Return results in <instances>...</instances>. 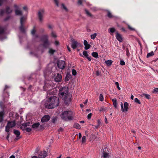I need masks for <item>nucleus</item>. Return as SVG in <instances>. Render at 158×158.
<instances>
[{
	"label": "nucleus",
	"instance_id": "obj_35",
	"mask_svg": "<svg viewBox=\"0 0 158 158\" xmlns=\"http://www.w3.org/2000/svg\"><path fill=\"white\" fill-rule=\"evenodd\" d=\"M26 19L23 16L20 18V24H23V22L25 21Z\"/></svg>",
	"mask_w": 158,
	"mask_h": 158
},
{
	"label": "nucleus",
	"instance_id": "obj_37",
	"mask_svg": "<svg viewBox=\"0 0 158 158\" xmlns=\"http://www.w3.org/2000/svg\"><path fill=\"white\" fill-rule=\"evenodd\" d=\"M55 52L56 50H53L51 48H50L49 49L48 52L50 54H53Z\"/></svg>",
	"mask_w": 158,
	"mask_h": 158
},
{
	"label": "nucleus",
	"instance_id": "obj_42",
	"mask_svg": "<svg viewBox=\"0 0 158 158\" xmlns=\"http://www.w3.org/2000/svg\"><path fill=\"white\" fill-rule=\"evenodd\" d=\"M71 76L70 75L67 74L65 78V81H69V79L70 78Z\"/></svg>",
	"mask_w": 158,
	"mask_h": 158
},
{
	"label": "nucleus",
	"instance_id": "obj_10",
	"mask_svg": "<svg viewBox=\"0 0 158 158\" xmlns=\"http://www.w3.org/2000/svg\"><path fill=\"white\" fill-rule=\"evenodd\" d=\"M62 76L60 74L58 73L54 78V81L56 82H59L61 81Z\"/></svg>",
	"mask_w": 158,
	"mask_h": 158
},
{
	"label": "nucleus",
	"instance_id": "obj_36",
	"mask_svg": "<svg viewBox=\"0 0 158 158\" xmlns=\"http://www.w3.org/2000/svg\"><path fill=\"white\" fill-rule=\"evenodd\" d=\"M85 13L87 14V15L89 16L92 17L93 15H92L89 13V12L86 9H85Z\"/></svg>",
	"mask_w": 158,
	"mask_h": 158
},
{
	"label": "nucleus",
	"instance_id": "obj_15",
	"mask_svg": "<svg viewBox=\"0 0 158 158\" xmlns=\"http://www.w3.org/2000/svg\"><path fill=\"white\" fill-rule=\"evenodd\" d=\"M84 44L85 46V50L88 49L91 47V45L89 44H88L87 41L85 40H84Z\"/></svg>",
	"mask_w": 158,
	"mask_h": 158
},
{
	"label": "nucleus",
	"instance_id": "obj_45",
	"mask_svg": "<svg viewBox=\"0 0 158 158\" xmlns=\"http://www.w3.org/2000/svg\"><path fill=\"white\" fill-rule=\"evenodd\" d=\"M72 73L73 75L75 76L77 74L76 71L74 69L72 70Z\"/></svg>",
	"mask_w": 158,
	"mask_h": 158
},
{
	"label": "nucleus",
	"instance_id": "obj_19",
	"mask_svg": "<svg viewBox=\"0 0 158 158\" xmlns=\"http://www.w3.org/2000/svg\"><path fill=\"white\" fill-rule=\"evenodd\" d=\"M4 114L5 113L4 110L0 112V123L3 121Z\"/></svg>",
	"mask_w": 158,
	"mask_h": 158
},
{
	"label": "nucleus",
	"instance_id": "obj_57",
	"mask_svg": "<svg viewBox=\"0 0 158 158\" xmlns=\"http://www.w3.org/2000/svg\"><path fill=\"white\" fill-rule=\"evenodd\" d=\"M128 28L131 30L134 31L135 30V29L134 28H132L129 25H128Z\"/></svg>",
	"mask_w": 158,
	"mask_h": 158
},
{
	"label": "nucleus",
	"instance_id": "obj_52",
	"mask_svg": "<svg viewBox=\"0 0 158 158\" xmlns=\"http://www.w3.org/2000/svg\"><path fill=\"white\" fill-rule=\"evenodd\" d=\"M153 92L154 93H158V88H155L153 91Z\"/></svg>",
	"mask_w": 158,
	"mask_h": 158
},
{
	"label": "nucleus",
	"instance_id": "obj_20",
	"mask_svg": "<svg viewBox=\"0 0 158 158\" xmlns=\"http://www.w3.org/2000/svg\"><path fill=\"white\" fill-rule=\"evenodd\" d=\"M49 45V43L48 40L44 41L43 44V46L45 48H47L48 47Z\"/></svg>",
	"mask_w": 158,
	"mask_h": 158
},
{
	"label": "nucleus",
	"instance_id": "obj_53",
	"mask_svg": "<svg viewBox=\"0 0 158 158\" xmlns=\"http://www.w3.org/2000/svg\"><path fill=\"white\" fill-rule=\"evenodd\" d=\"M126 55L127 56H129L130 55V53L129 52V50L127 48L126 50Z\"/></svg>",
	"mask_w": 158,
	"mask_h": 158
},
{
	"label": "nucleus",
	"instance_id": "obj_11",
	"mask_svg": "<svg viewBox=\"0 0 158 158\" xmlns=\"http://www.w3.org/2000/svg\"><path fill=\"white\" fill-rule=\"evenodd\" d=\"M79 44V43L77 41L75 40H73L71 47L73 49H75Z\"/></svg>",
	"mask_w": 158,
	"mask_h": 158
},
{
	"label": "nucleus",
	"instance_id": "obj_25",
	"mask_svg": "<svg viewBox=\"0 0 158 158\" xmlns=\"http://www.w3.org/2000/svg\"><path fill=\"white\" fill-rule=\"evenodd\" d=\"M19 29L20 31L23 33L25 32V30L23 27V24H21L20 26L19 27Z\"/></svg>",
	"mask_w": 158,
	"mask_h": 158
},
{
	"label": "nucleus",
	"instance_id": "obj_5",
	"mask_svg": "<svg viewBox=\"0 0 158 158\" xmlns=\"http://www.w3.org/2000/svg\"><path fill=\"white\" fill-rule=\"evenodd\" d=\"M57 65L59 69H63L65 67V62L64 60H59L57 62Z\"/></svg>",
	"mask_w": 158,
	"mask_h": 158
},
{
	"label": "nucleus",
	"instance_id": "obj_27",
	"mask_svg": "<svg viewBox=\"0 0 158 158\" xmlns=\"http://www.w3.org/2000/svg\"><path fill=\"white\" fill-rule=\"evenodd\" d=\"M108 107H105L104 106H102L100 107L99 110L100 112L102 111H106L108 110Z\"/></svg>",
	"mask_w": 158,
	"mask_h": 158
},
{
	"label": "nucleus",
	"instance_id": "obj_26",
	"mask_svg": "<svg viewBox=\"0 0 158 158\" xmlns=\"http://www.w3.org/2000/svg\"><path fill=\"white\" fill-rule=\"evenodd\" d=\"M40 125V124L39 123H35L32 125V128L35 129L37 128Z\"/></svg>",
	"mask_w": 158,
	"mask_h": 158
},
{
	"label": "nucleus",
	"instance_id": "obj_12",
	"mask_svg": "<svg viewBox=\"0 0 158 158\" xmlns=\"http://www.w3.org/2000/svg\"><path fill=\"white\" fill-rule=\"evenodd\" d=\"M15 11L16 15L21 16L23 15V12L20 9H15Z\"/></svg>",
	"mask_w": 158,
	"mask_h": 158
},
{
	"label": "nucleus",
	"instance_id": "obj_38",
	"mask_svg": "<svg viewBox=\"0 0 158 158\" xmlns=\"http://www.w3.org/2000/svg\"><path fill=\"white\" fill-rule=\"evenodd\" d=\"M97 34L96 33H95L93 34H92L90 35V37L91 39L94 40L95 39L96 37V36L97 35Z\"/></svg>",
	"mask_w": 158,
	"mask_h": 158
},
{
	"label": "nucleus",
	"instance_id": "obj_49",
	"mask_svg": "<svg viewBox=\"0 0 158 158\" xmlns=\"http://www.w3.org/2000/svg\"><path fill=\"white\" fill-rule=\"evenodd\" d=\"M5 13V11L3 10H0V16H2L3 15L4 13Z\"/></svg>",
	"mask_w": 158,
	"mask_h": 158
},
{
	"label": "nucleus",
	"instance_id": "obj_39",
	"mask_svg": "<svg viewBox=\"0 0 158 158\" xmlns=\"http://www.w3.org/2000/svg\"><path fill=\"white\" fill-rule=\"evenodd\" d=\"M134 102L137 104H141V103L140 101L137 98H135L134 99Z\"/></svg>",
	"mask_w": 158,
	"mask_h": 158
},
{
	"label": "nucleus",
	"instance_id": "obj_51",
	"mask_svg": "<svg viewBox=\"0 0 158 158\" xmlns=\"http://www.w3.org/2000/svg\"><path fill=\"white\" fill-rule=\"evenodd\" d=\"M125 64V63L123 60H121L120 61V64L121 65H124Z\"/></svg>",
	"mask_w": 158,
	"mask_h": 158
},
{
	"label": "nucleus",
	"instance_id": "obj_2",
	"mask_svg": "<svg viewBox=\"0 0 158 158\" xmlns=\"http://www.w3.org/2000/svg\"><path fill=\"white\" fill-rule=\"evenodd\" d=\"M59 104V99L56 96H53L50 97L48 100L46 101L45 103V107L51 109L58 106Z\"/></svg>",
	"mask_w": 158,
	"mask_h": 158
},
{
	"label": "nucleus",
	"instance_id": "obj_54",
	"mask_svg": "<svg viewBox=\"0 0 158 158\" xmlns=\"http://www.w3.org/2000/svg\"><path fill=\"white\" fill-rule=\"evenodd\" d=\"M121 110L123 112H124V110H123L124 108H123V103L122 102H121Z\"/></svg>",
	"mask_w": 158,
	"mask_h": 158
},
{
	"label": "nucleus",
	"instance_id": "obj_33",
	"mask_svg": "<svg viewBox=\"0 0 158 158\" xmlns=\"http://www.w3.org/2000/svg\"><path fill=\"white\" fill-rule=\"evenodd\" d=\"M115 31V29L114 27L110 28L108 29V31L109 33H114Z\"/></svg>",
	"mask_w": 158,
	"mask_h": 158
},
{
	"label": "nucleus",
	"instance_id": "obj_13",
	"mask_svg": "<svg viewBox=\"0 0 158 158\" xmlns=\"http://www.w3.org/2000/svg\"><path fill=\"white\" fill-rule=\"evenodd\" d=\"M116 37L118 40L120 42H122L123 40V39L122 36L120 34L118 33V32H116Z\"/></svg>",
	"mask_w": 158,
	"mask_h": 158
},
{
	"label": "nucleus",
	"instance_id": "obj_63",
	"mask_svg": "<svg viewBox=\"0 0 158 158\" xmlns=\"http://www.w3.org/2000/svg\"><path fill=\"white\" fill-rule=\"evenodd\" d=\"M44 125H41L40 126V127L41 129H44Z\"/></svg>",
	"mask_w": 158,
	"mask_h": 158
},
{
	"label": "nucleus",
	"instance_id": "obj_6",
	"mask_svg": "<svg viewBox=\"0 0 158 158\" xmlns=\"http://www.w3.org/2000/svg\"><path fill=\"white\" fill-rule=\"evenodd\" d=\"M44 14V11L43 10H41L39 11L38 12V16L40 21L42 22L43 21V17Z\"/></svg>",
	"mask_w": 158,
	"mask_h": 158
},
{
	"label": "nucleus",
	"instance_id": "obj_18",
	"mask_svg": "<svg viewBox=\"0 0 158 158\" xmlns=\"http://www.w3.org/2000/svg\"><path fill=\"white\" fill-rule=\"evenodd\" d=\"M83 55L88 59V60L90 61L91 60V56H89L87 52L86 51H84L83 52Z\"/></svg>",
	"mask_w": 158,
	"mask_h": 158
},
{
	"label": "nucleus",
	"instance_id": "obj_60",
	"mask_svg": "<svg viewBox=\"0 0 158 158\" xmlns=\"http://www.w3.org/2000/svg\"><path fill=\"white\" fill-rule=\"evenodd\" d=\"M6 0H0V6H2L3 2Z\"/></svg>",
	"mask_w": 158,
	"mask_h": 158
},
{
	"label": "nucleus",
	"instance_id": "obj_14",
	"mask_svg": "<svg viewBox=\"0 0 158 158\" xmlns=\"http://www.w3.org/2000/svg\"><path fill=\"white\" fill-rule=\"evenodd\" d=\"M5 31V29L3 27H0V37L2 40L4 38L2 37L1 36L4 35Z\"/></svg>",
	"mask_w": 158,
	"mask_h": 158
},
{
	"label": "nucleus",
	"instance_id": "obj_61",
	"mask_svg": "<svg viewBox=\"0 0 158 158\" xmlns=\"http://www.w3.org/2000/svg\"><path fill=\"white\" fill-rule=\"evenodd\" d=\"M101 73L99 72V71H97L96 72V74L97 76H100L101 75Z\"/></svg>",
	"mask_w": 158,
	"mask_h": 158
},
{
	"label": "nucleus",
	"instance_id": "obj_17",
	"mask_svg": "<svg viewBox=\"0 0 158 158\" xmlns=\"http://www.w3.org/2000/svg\"><path fill=\"white\" fill-rule=\"evenodd\" d=\"M129 104L127 102H125L124 104V112H127L129 109L128 108Z\"/></svg>",
	"mask_w": 158,
	"mask_h": 158
},
{
	"label": "nucleus",
	"instance_id": "obj_34",
	"mask_svg": "<svg viewBox=\"0 0 158 158\" xmlns=\"http://www.w3.org/2000/svg\"><path fill=\"white\" fill-rule=\"evenodd\" d=\"M103 157L105 158H106L108 156L109 154L104 151H103Z\"/></svg>",
	"mask_w": 158,
	"mask_h": 158
},
{
	"label": "nucleus",
	"instance_id": "obj_32",
	"mask_svg": "<svg viewBox=\"0 0 158 158\" xmlns=\"http://www.w3.org/2000/svg\"><path fill=\"white\" fill-rule=\"evenodd\" d=\"M92 55L95 58H98V54L97 52H93L92 53Z\"/></svg>",
	"mask_w": 158,
	"mask_h": 158
},
{
	"label": "nucleus",
	"instance_id": "obj_23",
	"mask_svg": "<svg viewBox=\"0 0 158 158\" xmlns=\"http://www.w3.org/2000/svg\"><path fill=\"white\" fill-rule=\"evenodd\" d=\"M141 96L143 97H145L146 98L148 99H149L151 98L150 95L147 94L143 93L142 94Z\"/></svg>",
	"mask_w": 158,
	"mask_h": 158
},
{
	"label": "nucleus",
	"instance_id": "obj_9",
	"mask_svg": "<svg viewBox=\"0 0 158 158\" xmlns=\"http://www.w3.org/2000/svg\"><path fill=\"white\" fill-rule=\"evenodd\" d=\"M50 117L48 115H45L41 119V122L42 123L46 122L50 119Z\"/></svg>",
	"mask_w": 158,
	"mask_h": 158
},
{
	"label": "nucleus",
	"instance_id": "obj_3",
	"mask_svg": "<svg viewBox=\"0 0 158 158\" xmlns=\"http://www.w3.org/2000/svg\"><path fill=\"white\" fill-rule=\"evenodd\" d=\"M60 117L62 120L65 121L72 120L73 119L72 113L70 111H64L62 113Z\"/></svg>",
	"mask_w": 158,
	"mask_h": 158
},
{
	"label": "nucleus",
	"instance_id": "obj_4",
	"mask_svg": "<svg viewBox=\"0 0 158 158\" xmlns=\"http://www.w3.org/2000/svg\"><path fill=\"white\" fill-rule=\"evenodd\" d=\"M16 123L15 121H8L7 125L5 127V131L7 132H8L10 131V128H12L15 126Z\"/></svg>",
	"mask_w": 158,
	"mask_h": 158
},
{
	"label": "nucleus",
	"instance_id": "obj_31",
	"mask_svg": "<svg viewBox=\"0 0 158 158\" xmlns=\"http://www.w3.org/2000/svg\"><path fill=\"white\" fill-rule=\"evenodd\" d=\"M73 127L77 129H80L81 128V127L79 124L77 123H75L74 124Z\"/></svg>",
	"mask_w": 158,
	"mask_h": 158
},
{
	"label": "nucleus",
	"instance_id": "obj_8",
	"mask_svg": "<svg viewBox=\"0 0 158 158\" xmlns=\"http://www.w3.org/2000/svg\"><path fill=\"white\" fill-rule=\"evenodd\" d=\"M47 155L46 152L45 151H41L38 155V158H44Z\"/></svg>",
	"mask_w": 158,
	"mask_h": 158
},
{
	"label": "nucleus",
	"instance_id": "obj_44",
	"mask_svg": "<svg viewBox=\"0 0 158 158\" xmlns=\"http://www.w3.org/2000/svg\"><path fill=\"white\" fill-rule=\"evenodd\" d=\"M24 130H25L27 132H30L31 131V128L28 127L25 128Z\"/></svg>",
	"mask_w": 158,
	"mask_h": 158
},
{
	"label": "nucleus",
	"instance_id": "obj_43",
	"mask_svg": "<svg viewBox=\"0 0 158 158\" xmlns=\"http://www.w3.org/2000/svg\"><path fill=\"white\" fill-rule=\"evenodd\" d=\"M35 32L36 30L35 29V27H34L32 29V30L31 31V34L32 35H35Z\"/></svg>",
	"mask_w": 158,
	"mask_h": 158
},
{
	"label": "nucleus",
	"instance_id": "obj_56",
	"mask_svg": "<svg viewBox=\"0 0 158 158\" xmlns=\"http://www.w3.org/2000/svg\"><path fill=\"white\" fill-rule=\"evenodd\" d=\"M14 6L15 9H19V6L16 4H14Z\"/></svg>",
	"mask_w": 158,
	"mask_h": 158
},
{
	"label": "nucleus",
	"instance_id": "obj_59",
	"mask_svg": "<svg viewBox=\"0 0 158 158\" xmlns=\"http://www.w3.org/2000/svg\"><path fill=\"white\" fill-rule=\"evenodd\" d=\"M54 1L55 2V4H56V5L57 6H58L59 5H58V2L57 1V0H54Z\"/></svg>",
	"mask_w": 158,
	"mask_h": 158
},
{
	"label": "nucleus",
	"instance_id": "obj_28",
	"mask_svg": "<svg viewBox=\"0 0 158 158\" xmlns=\"http://www.w3.org/2000/svg\"><path fill=\"white\" fill-rule=\"evenodd\" d=\"M112 61L111 60H107L105 61V63L108 66L110 65L112 63Z\"/></svg>",
	"mask_w": 158,
	"mask_h": 158
},
{
	"label": "nucleus",
	"instance_id": "obj_64",
	"mask_svg": "<svg viewBox=\"0 0 158 158\" xmlns=\"http://www.w3.org/2000/svg\"><path fill=\"white\" fill-rule=\"evenodd\" d=\"M78 3L79 5H82V1L81 0H79L78 2Z\"/></svg>",
	"mask_w": 158,
	"mask_h": 158
},
{
	"label": "nucleus",
	"instance_id": "obj_24",
	"mask_svg": "<svg viewBox=\"0 0 158 158\" xmlns=\"http://www.w3.org/2000/svg\"><path fill=\"white\" fill-rule=\"evenodd\" d=\"M12 10L11 9L9 6H7L6 8V12L7 14H10L12 13Z\"/></svg>",
	"mask_w": 158,
	"mask_h": 158
},
{
	"label": "nucleus",
	"instance_id": "obj_1",
	"mask_svg": "<svg viewBox=\"0 0 158 158\" xmlns=\"http://www.w3.org/2000/svg\"><path fill=\"white\" fill-rule=\"evenodd\" d=\"M59 97L64 100L66 105H68L71 101V96L69 94V89L67 87L61 88L59 91Z\"/></svg>",
	"mask_w": 158,
	"mask_h": 158
},
{
	"label": "nucleus",
	"instance_id": "obj_50",
	"mask_svg": "<svg viewBox=\"0 0 158 158\" xmlns=\"http://www.w3.org/2000/svg\"><path fill=\"white\" fill-rule=\"evenodd\" d=\"M115 85H116V86H117V87L118 88V89L119 90H120L121 89H120V87L119 86V84H118V82H115Z\"/></svg>",
	"mask_w": 158,
	"mask_h": 158
},
{
	"label": "nucleus",
	"instance_id": "obj_29",
	"mask_svg": "<svg viewBox=\"0 0 158 158\" xmlns=\"http://www.w3.org/2000/svg\"><path fill=\"white\" fill-rule=\"evenodd\" d=\"M154 55V52L153 51H152L150 52H149L148 53L147 56V57L148 58L149 57L151 56H153Z\"/></svg>",
	"mask_w": 158,
	"mask_h": 158
},
{
	"label": "nucleus",
	"instance_id": "obj_21",
	"mask_svg": "<svg viewBox=\"0 0 158 158\" xmlns=\"http://www.w3.org/2000/svg\"><path fill=\"white\" fill-rule=\"evenodd\" d=\"M41 40L43 42H44V41L48 40V35H43L42 36Z\"/></svg>",
	"mask_w": 158,
	"mask_h": 158
},
{
	"label": "nucleus",
	"instance_id": "obj_7",
	"mask_svg": "<svg viewBox=\"0 0 158 158\" xmlns=\"http://www.w3.org/2000/svg\"><path fill=\"white\" fill-rule=\"evenodd\" d=\"M13 133L16 136L15 139V140H18L21 138V137L20 136L21 134L19 130H13Z\"/></svg>",
	"mask_w": 158,
	"mask_h": 158
},
{
	"label": "nucleus",
	"instance_id": "obj_40",
	"mask_svg": "<svg viewBox=\"0 0 158 158\" xmlns=\"http://www.w3.org/2000/svg\"><path fill=\"white\" fill-rule=\"evenodd\" d=\"M99 100L101 101H102L104 100V98L102 94H100L99 97Z\"/></svg>",
	"mask_w": 158,
	"mask_h": 158
},
{
	"label": "nucleus",
	"instance_id": "obj_30",
	"mask_svg": "<svg viewBox=\"0 0 158 158\" xmlns=\"http://www.w3.org/2000/svg\"><path fill=\"white\" fill-rule=\"evenodd\" d=\"M107 16L110 18H111L114 17V16L112 15L111 13L109 11H107Z\"/></svg>",
	"mask_w": 158,
	"mask_h": 158
},
{
	"label": "nucleus",
	"instance_id": "obj_41",
	"mask_svg": "<svg viewBox=\"0 0 158 158\" xmlns=\"http://www.w3.org/2000/svg\"><path fill=\"white\" fill-rule=\"evenodd\" d=\"M86 142V137L85 136H83L82 137V143H83Z\"/></svg>",
	"mask_w": 158,
	"mask_h": 158
},
{
	"label": "nucleus",
	"instance_id": "obj_16",
	"mask_svg": "<svg viewBox=\"0 0 158 158\" xmlns=\"http://www.w3.org/2000/svg\"><path fill=\"white\" fill-rule=\"evenodd\" d=\"M31 123L30 122L26 123H23L21 127V128L23 130L25 128L27 127V126H31Z\"/></svg>",
	"mask_w": 158,
	"mask_h": 158
},
{
	"label": "nucleus",
	"instance_id": "obj_62",
	"mask_svg": "<svg viewBox=\"0 0 158 158\" xmlns=\"http://www.w3.org/2000/svg\"><path fill=\"white\" fill-rule=\"evenodd\" d=\"M55 44L57 46L59 44V42L57 41H55Z\"/></svg>",
	"mask_w": 158,
	"mask_h": 158
},
{
	"label": "nucleus",
	"instance_id": "obj_58",
	"mask_svg": "<svg viewBox=\"0 0 158 158\" xmlns=\"http://www.w3.org/2000/svg\"><path fill=\"white\" fill-rule=\"evenodd\" d=\"M97 122H98V124L97 125H98V126H99L100 125V124H101V120H100V119H98L97 121Z\"/></svg>",
	"mask_w": 158,
	"mask_h": 158
},
{
	"label": "nucleus",
	"instance_id": "obj_55",
	"mask_svg": "<svg viewBox=\"0 0 158 158\" xmlns=\"http://www.w3.org/2000/svg\"><path fill=\"white\" fill-rule=\"evenodd\" d=\"M92 114L91 113H89V114L87 116V118L88 119H89L91 118L92 116Z\"/></svg>",
	"mask_w": 158,
	"mask_h": 158
},
{
	"label": "nucleus",
	"instance_id": "obj_48",
	"mask_svg": "<svg viewBox=\"0 0 158 158\" xmlns=\"http://www.w3.org/2000/svg\"><path fill=\"white\" fill-rule=\"evenodd\" d=\"M51 35L52 37L54 38H56V35L55 33L53 32V31H52L51 33Z\"/></svg>",
	"mask_w": 158,
	"mask_h": 158
},
{
	"label": "nucleus",
	"instance_id": "obj_46",
	"mask_svg": "<svg viewBox=\"0 0 158 158\" xmlns=\"http://www.w3.org/2000/svg\"><path fill=\"white\" fill-rule=\"evenodd\" d=\"M61 8H62L64 9V10H65L66 11H67L68 9L64 5V4H61Z\"/></svg>",
	"mask_w": 158,
	"mask_h": 158
},
{
	"label": "nucleus",
	"instance_id": "obj_47",
	"mask_svg": "<svg viewBox=\"0 0 158 158\" xmlns=\"http://www.w3.org/2000/svg\"><path fill=\"white\" fill-rule=\"evenodd\" d=\"M56 118L55 117H53L52 120V122L53 123H55L56 121Z\"/></svg>",
	"mask_w": 158,
	"mask_h": 158
},
{
	"label": "nucleus",
	"instance_id": "obj_22",
	"mask_svg": "<svg viewBox=\"0 0 158 158\" xmlns=\"http://www.w3.org/2000/svg\"><path fill=\"white\" fill-rule=\"evenodd\" d=\"M113 102L114 106L116 108H117V99L116 98H114L111 99Z\"/></svg>",
	"mask_w": 158,
	"mask_h": 158
}]
</instances>
